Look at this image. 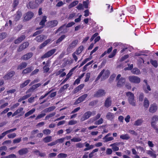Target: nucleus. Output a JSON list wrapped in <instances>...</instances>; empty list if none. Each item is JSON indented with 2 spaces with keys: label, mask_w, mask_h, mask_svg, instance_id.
Segmentation results:
<instances>
[{
  "label": "nucleus",
  "mask_w": 158,
  "mask_h": 158,
  "mask_svg": "<svg viewBox=\"0 0 158 158\" xmlns=\"http://www.w3.org/2000/svg\"><path fill=\"white\" fill-rule=\"evenodd\" d=\"M43 141L46 143H48L52 140V137L51 136H48L43 139Z\"/></svg>",
  "instance_id": "obj_30"
},
{
  "label": "nucleus",
  "mask_w": 158,
  "mask_h": 158,
  "mask_svg": "<svg viewBox=\"0 0 158 158\" xmlns=\"http://www.w3.org/2000/svg\"><path fill=\"white\" fill-rule=\"evenodd\" d=\"M21 140V138H17L14 139L13 140V143H19Z\"/></svg>",
  "instance_id": "obj_56"
},
{
  "label": "nucleus",
  "mask_w": 158,
  "mask_h": 158,
  "mask_svg": "<svg viewBox=\"0 0 158 158\" xmlns=\"http://www.w3.org/2000/svg\"><path fill=\"white\" fill-rule=\"evenodd\" d=\"M103 139L104 140V142H106L112 140L114 139V138L112 137H104L103 138Z\"/></svg>",
  "instance_id": "obj_35"
},
{
  "label": "nucleus",
  "mask_w": 158,
  "mask_h": 158,
  "mask_svg": "<svg viewBox=\"0 0 158 158\" xmlns=\"http://www.w3.org/2000/svg\"><path fill=\"white\" fill-rule=\"evenodd\" d=\"M33 13L31 11L28 12L24 15V19L27 21L31 19L33 16Z\"/></svg>",
  "instance_id": "obj_11"
},
{
  "label": "nucleus",
  "mask_w": 158,
  "mask_h": 158,
  "mask_svg": "<svg viewBox=\"0 0 158 158\" xmlns=\"http://www.w3.org/2000/svg\"><path fill=\"white\" fill-rule=\"evenodd\" d=\"M76 146L77 148H81L83 147L84 144L81 143H79L76 144Z\"/></svg>",
  "instance_id": "obj_53"
},
{
  "label": "nucleus",
  "mask_w": 158,
  "mask_h": 158,
  "mask_svg": "<svg viewBox=\"0 0 158 158\" xmlns=\"http://www.w3.org/2000/svg\"><path fill=\"white\" fill-rule=\"evenodd\" d=\"M56 51V49H52L45 53L44 55L41 56V58L44 59L50 57Z\"/></svg>",
  "instance_id": "obj_5"
},
{
  "label": "nucleus",
  "mask_w": 158,
  "mask_h": 158,
  "mask_svg": "<svg viewBox=\"0 0 158 158\" xmlns=\"http://www.w3.org/2000/svg\"><path fill=\"white\" fill-rule=\"evenodd\" d=\"M43 132L44 134L48 135L50 134L51 131L48 129H46L43 131Z\"/></svg>",
  "instance_id": "obj_50"
},
{
  "label": "nucleus",
  "mask_w": 158,
  "mask_h": 158,
  "mask_svg": "<svg viewBox=\"0 0 158 158\" xmlns=\"http://www.w3.org/2000/svg\"><path fill=\"white\" fill-rule=\"evenodd\" d=\"M150 63L155 67L156 68L158 66L157 61L156 60H150Z\"/></svg>",
  "instance_id": "obj_46"
},
{
  "label": "nucleus",
  "mask_w": 158,
  "mask_h": 158,
  "mask_svg": "<svg viewBox=\"0 0 158 158\" xmlns=\"http://www.w3.org/2000/svg\"><path fill=\"white\" fill-rule=\"evenodd\" d=\"M69 87V85L68 84H66L64 85L63 87H62L60 89V90L61 91H64L65 89H67V88Z\"/></svg>",
  "instance_id": "obj_51"
},
{
  "label": "nucleus",
  "mask_w": 158,
  "mask_h": 158,
  "mask_svg": "<svg viewBox=\"0 0 158 158\" xmlns=\"http://www.w3.org/2000/svg\"><path fill=\"white\" fill-rule=\"evenodd\" d=\"M5 158H16V156L14 154H11L5 157Z\"/></svg>",
  "instance_id": "obj_64"
},
{
  "label": "nucleus",
  "mask_w": 158,
  "mask_h": 158,
  "mask_svg": "<svg viewBox=\"0 0 158 158\" xmlns=\"http://www.w3.org/2000/svg\"><path fill=\"white\" fill-rule=\"evenodd\" d=\"M90 73H86V78L85 80V82H87L89 81L90 77Z\"/></svg>",
  "instance_id": "obj_57"
},
{
  "label": "nucleus",
  "mask_w": 158,
  "mask_h": 158,
  "mask_svg": "<svg viewBox=\"0 0 158 158\" xmlns=\"http://www.w3.org/2000/svg\"><path fill=\"white\" fill-rule=\"evenodd\" d=\"M121 144H123V143L116 142L110 145V147H112V148L114 151H117L119 150V148L118 147Z\"/></svg>",
  "instance_id": "obj_10"
},
{
  "label": "nucleus",
  "mask_w": 158,
  "mask_h": 158,
  "mask_svg": "<svg viewBox=\"0 0 158 158\" xmlns=\"http://www.w3.org/2000/svg\"><path fill=\"white\" fill-rule=\"evenodd\" d=\"M126 95L128 97V100L130 104L133 106H135L136 104L134 94L131 92H128L126 93Z\"/></svg>",
  "instance_id": "obj_1"
},
{
  "label": "nucleus",
  "mask_w": 158,
  "mask_h": 158,
  "mask_svg": "<svg viewBox=\"0 0 158 158\" xmlns=\"http://www.w3.org/2000/svg\"><path fill=\"white\" fill-rule=\"evenodd\" d=\"M7 34L6 32H2L0 33V40H2L6 37Z\"/></svg>",
  "instance_id": "obj_39"
},
{
  "label": "nucleus",
  "mask_w": 158,
  "mask_h": 158,
  "mask_svg": "<svg viewBox=\"0 0 158 158\" xmlns=\"http://www.w3.org/2000/svg\"><path fill=\"white\" fill-rule=\"evenodd\" d=\"M49 63L48 62H47L45 65L43 67V69L44 70V72H48L49 70Z\"/></svg>",
  "instance_id": "obj_33"
},
{
  "label": "nucleus",
  "mask_w": 158,
  "mask_h": 158,
  "mask_svg": "<svg viewBox=\"0 0 158 158\" xmlns=\"http://www.w3.org/2000/svg\"><path fill=\"white\" fill-rule=\"evenodd\" d=\"M27 63L25 62L21 63L18 66L17 69L21 70L25 68L27 66Z\"/></svg>",
  "instance_id": "obj_21"
},
{
  "label": "nucleus",
  "mask_w": 158,
  "mask_h": 158,
  "mask_svg": "<svg viewBox=\"0 0 158 158\" xmlns=\"http://www.w3.org/2000/svg\"><path fill=\"white\" fill-rule=\"evenodd\" d=\"M112 149L110 148H108L106 149V153L107 155H110L112 153Z\"/></svg>",
  "instance_id": "obj_60"
},
{
  "label": "nucleus",
  "mask_w": 158,
  "mask_h": 158,
  "mask_svg": "<svg viewBox=\"0 0 158 158\" xmlns=\"http://www.w3.org/2000/svg\"><path fill=\"white\" fill-rule=\"evenodd\" d=\"M84 47L83 46H81L78 47L76 51L75 52V53H76L77 55H79L80 54L83 50Z\"/></svg>",
  "instance_id": "obj_27"
},
{
  "label": "nucleus",
  "mask_w": 158,
  "mask_h": 158,
  "mask_svg": "<svg viewBox=\"0 0 158 158\" xmlns=\"http://www.w3.org/2000/svg\"><path fill=\"white\" fill-rule=\"evenodd\" d=\"M49 40H47L41 44L39 46V48L41 49L44 47H45L49 42Z\"/></svg>",
  "instance_id": "obj_38"
},
{
  "label": "nucleus",
  "mask_w": 158,
  "mask_h": 158,
  "mask_svg": "<svg viewBox=\"0 0 158 158\" xmlns=\"http://www.w3.org/2000/svg\"><path fill=\"white\" fill-rule=\"evenodd\" d=\"M7 136L10 139L13 138L16 136V134L15 133L10 134L7 135Z\"/></svg>",
  "instance_id": "obj_58"
},
{
  "label": "nucleus",
  "mask_w": 158,
  "mask_h": 158,
  "mask_svg": "<svg viewBox=\"0 0 158 158\" xmlns=\"http://www.w3.org/2000/svg\"><path fill=\"white\" fill-rule=\"evenodd\" d=\"M143 121L141 119H139L135 121L134 125L135 126H139L141 125Z\"/></svg>",
  "instance_id": "obj_44"
},
{
  "label": "nucleus",
  "mask_w": 158,
  "mask_h": 158,
  "mask_svg": "<svg viewBox=\"0 0 158 158\" xmlns=\"http://www.w3.org/2000/svg\"><path fill=\"white\" fill-rule=\"evenodd\" d=\"M33 69V68L32 66L29 67L24 69L23 70L22 73L23 74H25L28 73H30Z\"/></svg>",
  "instance_id": "obj_25"
},
{
  "label": "nucleus",
  "mask_w": 158,
  "mask_h": 158,
  "mask_svg": "<svg viewBox=\"0 0 158 158\" xmlns=\"http://www.w3.org/2000/svg\"><path fill=\"white\" fill-rule=\"evenodd\" d=\"M106 93V92L104 89H99L94 94V97L97 98L102 97L105 96Z\"/></svg>",
  "instance_id": "obj_3"
},
{
  "label": "nucleus",
  "mask_w": 158,
  "mask_h": 158,
  "mask_svg": "<svg viewBox=\"0 0 158 158\" xmlns=\"http://www.w3.org/2000/svg\"><path fill=\"white\" fill-rule=\"evenodd\" d=\"M146 153L153 158H156V157L157 155L154 151L149 150L147 151Z\"/></svg>",
  "instance_id": "obj_24"
},
{
  "label": "nucleus",
  "mask_w": 158,
  "mask_h": 158,
  "mask_svg": "<svg viewBox=\"0 0 158 158\" xmlns=\"http://www.w3.org/2000/svg\"><path fill=\"white\" fill-rule=\"evenodd\" d=\"M28 152L27 148H23L19 150L18 151V153L19 155L22 156L26 154Z\"/></svg>",
  "instance_id": "obj_23"
},
{
  "label": "nucleus",
  "mask_w": 158,
  "mask_h": 158,
  "mask_svg": "<svg viewBox=\"0 0 158 158\" xmlns=\"http://www.w3.org/2000/svg\"><path fill=\"white\" fill-rule=\"evenodd\" d=\"M109 74V72L108 70L105 71V69H103L100 72L96 80H98L103 74L102 76L103 79H105L108 77Z\"/></svg>",
  "instance_id": "obj_2"
},
{
  "label": "nucleus",
  "mask_w": 158,
  "mask_h": 158,
  "mask_svg": "<svg viewBox=\"0 0 158 158\" xmlns=\"http://www.w3.org/2000/svg\"><path fill=\"white\" fill-rule=\"evenodd\" d=\"M95 114V112L93 111L91 112L90 111H88L85 113L83 117L84 118H88L91 115H94Z\"/></svg>",
  "instance_id": "obj_15"
},
{
  "label": "nucleus",
  "mask_w": 158,
  "mask_h": 158,
  "mask_svg": "<svg viewBox=\"0 0 158 158\" xmlns=\"http://www.w3.org/2000/svg\"><path fill=\"white\" fill-rule=\"evenodd\" d=\"M68 31V30L65 26V24L59 27L56 30L55 33L56 34L60 31V34H65Z\"/></svg>",
  "instance_id": "obj_4"
},
{
  "label": "nucleus",
  "mask_w": 158,
  "mask_h": 158,
  "mask_svg": "<svg viewBox=\"0 0 158 158\" xmlns=\"http://www.w3.org/2000/svg\"><path fill=\"white\" fill-rule=\"evenodd\" d=\"M31 81L30 80H27L25 81L23 83L21 84L20 85V88H23L27 85Z\"/></svg>",
  "instance_id": "obj_28"
},
{
  "label": "nucleus",
  "mask_w": 158,
  "mask_h": 158,
  "mask_svg": "<svg viewBox=\"0 0 158 158\" xmlns=\"http://www.w3.org/2000/svg\"><path fill=\"white\" fill-rule=\"evenodd\" d=\"M33 55L32 52H30L23 56L21 58L22 60H27L31 58Z\"/></svg>",
  "instance_id": "obj_9"
},
{
  "label": "nucleus",
  "mask_w": 158,
  "mask_h": 158,
  "mask_svg": "<svg viewBox=\"0 0 158 158\" xmlns=\"http://www.w3.org/2000/svg\"><path fill=\"white\" fill-rule=\"evenodd\" d=\"M114 115L113 113H108L107 114L106 117L107 118H112L114 117Z\"/></svg>",
  "instance_id": "obj_48"
},
{
  "label": "nucleus",
  "mask_w": 158,
  "mask_h": 158,
  "mask_svg": "<svg viewBox=\"0 0 158 158\" xmlns=\"http://www.w3.org/2000/svg\"><path fill=\"white\" fill-rule=\"evenodd\" d=\"M56 107L55 106H53L51 107H50L46 109L45 110V111H47L48 112H50L53 110Z\"/></svg>",
  "instance_id": "obj_49"
},
{
  "label": "nucleus",
  "mask_w": 158,
  "mask_h": 158,
  "mask_svg": "<svg viewBox=\"0 0 158 158\" xmlns=\"http://www.w3.org/2000/svg\"><path fill=\"white\" fill-rule=\"evenodd\" d=\"M120 138L123 139L127 140L130 139V137L127 134H126L124 135H122L120 136Z\"/></svg>",
  "instance_id": "obj_41"
},
{
  "label": "nucleus",
  "mask_w": 158,
  "mask_h": 158,
  "mask_svg": "<svg viewBox=\"0 0 158 158\" xmlns=\"http://www.w3.org/2000/svg\"><path fill=\"white\" fill-rule=\"evenodd\" d=\"M23 110V108L22 107H20L17 109L12 115V116H15L17 115L21 112Z\"/></svg>",
  "instance_id": "obj_34"
},
{
  "label": "nucleus",
  "mask_w": 158,
  "mask_h": 158,
  "mask_svg": "<svg viewBox=\"0 0 158 158\" xmlns=\"http://www.w3.org/2000/svg\"><path fill=\"white\" fill-rule=\"evenodd\" d=\"M19 3V0H15L13 3V7L14 8L16 7Z\"/></svg>",
  "instance_id": "obj_61"
},
{
  "label": "nucleus",
  "mask_w": 158,
  "mask_h": 158,
  "mask_svg": "<svg viewBox=\"0 0 158 158\" xmlns=\"http://www.w3.org/2000/svg\"><path fill=\"white\" fill-rule=\"evenodd\" d=\"M128 132L135 136H137L138 135V134L134 130H130L128 131Z\"/></svg>",
  "instance_id": "obj_55"
},
{
  "label": "nucleus",
  "mask_w": 158,
  "mask_h": 158,
  "mask_svg": "<svg viewBox=\"0 0 158 158\" xmlns=\"http://www.w3.org/2000/svg\"><path fill=\"white\" fill-rule=\"evenodd\" d=\"M75 24V23L72 22H71V23H68L67 25H66L65 24V26L67 28V27H72L73 25H74Z\"/></svg>",
  "instance_id": "obj_63"
},
{
  "label": "nucleus",
  "mask_w": 158,
  "mask_h": 158,
  "mask_svg": "<svg viewBox=\"0 0 158 158\" xmlns=\"http://www.w3.org/2000/svg\"><path fill=\"white\" fill-rule=\"evenodd\" d=\"M46 18L47 17L46 16H44L43 17L42 19L39 23L40 25L43 26L45 25V23L47 21Z\"/></svg>",
  "instance_id": "obj_32"
},
{
  "label": "nucleus",
  "mask_w": 158,
  "mask_h": 158,
  "mask_svg": "<svg viewBox=\"0 0 158 158\" xmlns=\"http://www.w3.org/2000/svg\"><path fill=\"white\" fill-rule=\"evenodd\" d=\"M144 97V94L143 93H141L139 96V100L140 102H142L143 100V99Z\"/></svg>",
  "instance_id": "obj_45"
},
{
  "label": "nucleus",
  "mask_w": 158,
  "mask_h": 158,
  "mask_svg": "<svg viewBox=\"0 0 158 158\" xmlns=\"http://www.w3.org/2000/svg\"><path fill=\"white\" fill-rule=\"evenodd\" d=\"M42 30H39L36 31L32 35V36H35L36 35H39L42 32Z\"/></svg>",
  "instance_id": "obj_59"
},
{
  "label": "nucleus",
  "mask_w": 158,
  "mask_h": 158,
  "mask_svg": "<svg viewBox=\"0 0 158 158\" xmlns=\"http://www.w3.org/2000/svg\"><path fill=\"white\" fill-rule=\"evenodd\" d=\"M23 26L22 25L19 24L15 27L14 29V31L16 32H18L22 28Z\"/></svg>",
  "instance_id": "obj_31"
},
{
  "label": "nucleus",
  "mask_w": 158,
  "mask_h": 158,
  "mask_svg": "<svg viewBox=\"0 0 158 158\" xmlns=\"http://www.w3.org/2000/svg\"><path fill=\"white\" fill-rule=\"evenodd\" d=\"M67 156V155L65 153H60L57 155L58 158H65Z\"/></svg>",
  "instance_id": "obj_42"
},
{
  "label": "nucleus",
  "mask_w": 158,
  "mask_h": 158,
  "mask_svg": "<svg viewBox=\"0 0 158 158\" xmlns=\"http://www.w3.org/2000/svg\"><path fill=\"white\" fill-rule=\"evenodd\" d=\"M29 45V43L28 42L24 43L20 45L18 49V51L19 52H21L23 50L26 48Z\"/></svg>",
  "instance_id": "obj_14"
},
{
  "label": "nucleus",
  "mask_w": 158,
  "mask_h": 158,
  "mask_svg": "<svg viewBox=\"0 0 158 158\" xmlns=\"http://www.w3.org/2000/svg\"><path fill=\"white\" fill-rule=\"evenodd\" d=\"M71 140L72 142H77L81 141V139L79 138L74 137L71 139Z\"/></svg>",
  "instance_id": "obj_43"
},
{
  "label": "nucleus",
  "mask_w": 158,
  "mask_h": 158,
  "mask_svg": "<svg viewBox=\"0 0 158 158\" xmlns=\"http://www.w3.org/2000/svg\"><path fill=\"white\" fill-rule=\"evenodd\" d=\"M131 72L135 74L138 75L140 73V70L137 68L133 69Z\"/></svg>",
  "instance_id": "obj_36"
},
{
  "label": "nucleus",
  "mask_w": 158,
  "mask_h": 158,
  "mask_svg": "<svg viewBox=\"0 0 158 158\" xmlns=\"http://www.w3.org/2000/svg\"><path fill=\"white\" fill-rule=\"evenodd\" d=\"M27 6L28 8H30L32 9L35 8L38 6L35 2L34 1L30 2L27 5Z\"/></svg>",
  "instance_id": "obj_12"
},
{
  "label": "nucleus",
  "mask_w": 158,
  "mask_h": 158,
  "mask_svg": "<svg viewBox=\"0 0 158 158\" xmlns=\"http://www.w3.org/2000/svg\"><path fill=\"white\" fill-rule=\"evenodd\" d=\"M22 15L21 12L19 11H18L16 14L14 15L15 20L16 21H18L21 17Z\"/></svg>",
  "instance_id": "obj_22"
},
{
  "label": "nucleus",
  "mask_w": 158,
  "mask_h": 158,
  "mask_svg": "<svg viewBox=\"0 0 158 158\" xmlns=\"http://www.w3.org/2000/svg\"><path fill=\"white\" fill-rule=\"evenodd\" d=\"M77 40H73L71 43L68 47L67 48V51H69L70 49L74 48L76 46L78 43Z\"/></svg>",
  "instance_id": "obj_19"
},
{
  "label": "nucleus",
  "mask_w": 158,
  "mask_h": 158,
  "mask_svg": "<svg viewBox=\"0 0 158 158\" xmlns=\"http://www.w3.org/2000/svg\"><path fill=\"white\" fill-rule=\"evenodd\" d=\"M157 109V105L153 103L150 105L149 109V111L152 113H154L156 111Z\"/></svg>",
  "instance_id": "obj_17"
},
{
  "label": "nucleus",
  "mask_w": 158,
  "mask_h": 158,
  "mask_svg": "<svg viewBox=\"0 0 158 158\" xmlns=\"http://www.w3.org/2000/svg\"><path fill=\"white\" fill-rule=\"evenodd\" d=\"M35 110V108H33L27 112L25 114V117H27L32 114Z\"/></svg>",
  "instance_id": "obj_29"
},
{
  "label": "nucleus",
  "mask_w": 158,
  "mask_h": 158,
  "mask_svg": "<svg viewBox=\"0 0 158 158\" xmlns=\"http://www.w3.org/2000/svg\"><path fill=\"white\" fill-rule=\"evenodd\" d=\"M135 7L134 5H132L130 7V12L131 13H133L135 10Z\"/></svg>",
  "instance_id": "obj_52"
},
{
  "label": "nucleus",
  "mask_w": 158,
  "mask_h": 158,
  "mask_svg": "<svg viewBox=\"0 0 158 158\" xmlns=\"http://www.w3.org/2000/svg\"><path fill=\"white\" fill-rule=\"evenodd\" d=\"M129 81L132 83H139L140 82V78L135 76H130L128 77Z\"/></svg>",
  "instance_id": "obj_6"
},
{
  "label": "nucleus",
  "mask_w": 158,
  "mask_h": 158,
  "mask_svg": "<svg viewBox=\"0 0 158 158\" xmlns=\"http://www.w3.org/2000/svg\"><path fill=\"white\" fill-rule=\"evenodd\" d=\"M66 37L65 35H63L61 36L56 41V44H59L61 42L63 39H64Z\"/></svg>",
  "instance_id": "obj_40"
},
{
  "label": "nucleus",
  "mask_w": 158,
  "mask_h": 158,
  "mask_svg": "<svg viewBox=\"0 0 158 158\" xmlns=\"http://www.w3.org/2000/svg\"><path fill=\"white\" fill-rule=\"evenodd\" d=\"M65 139V138H61L58 139L56 140V144L57 143H62L64 141Z\"/></svg>",
  "instance_id": "obj_47"
},
{
  "label": "nucleus",
  "mask_w": 158,
  "mask_h": 158,
  "mask_svg": "<svg viewBox=\"0 0 158 158\" xmlns=\"http://www.w3.org/2000/svg\"><path fill=\"white\" fill-rule=\"evenodd\" d=\"M46 39V37L45 35H40L36 36L35 40H36L38 42H42L44 39Z\"/></svg>",
  "instance_id": "obj_20"
},
{
  "label": "nucleus",
  "mask_w": 158,
  "mask_h": 158,
  "mask_svg": "<svg viewBox=\"0 0 158 158\" xmlns=\"http://www.w3.org/2000/svg\"><path fill=\"white\" fill-rule=\"evenodd\" d=\"M25 38L26 36L25 35H21L20 37L15 40V44H19L23 41Z\"/></svg>",
  "instance_id": "obj_18"
},
{
  "label": "nucleus",
  "mask_w": 158,
  "mask_h": 158,
  "mask_svg": "<svg viewBox=\"0 0 158 158\" xmlns=\"http://www.w3.org/2000/svg\"><path fill=\"white\" fill-rule=\"evenodd\" d=\"M126 81L125 78L121 77L117 83V85L118 87H121L123 86L125 84Z\"/></svg>",
  "instance_id": "obj_13"
},
{
  "label": "nucleus",
  "mask_w": 158,
  "mask_h": 158,
  "mask_svg": "<svg viewBox=\"0 0 158 158\" xmlns=\"http://www.w3.org/2000/svg\"><path fill=\"white\" fill-rule=\"evenodd\" d=\"M52 90L49 91V92L47 93L44 96H41L40 97V99H42L43 98L46 97L47 96H48L52 91Z\"/></svg>",
  "instance_id": "obj_62"
},
{
  "label": "nucleus",
  "mask_w": 158,
  "mask_h": 158,
  "mask_svg": "<svg viewBox=\"0 0 158 158\" xmlns=\"http://www.w3.org/2000/svg\"><path fill=\"white\" fill-rule=\"evenodd\" d=\"M112 104V101L110 97H108L106 100L104 102L105 107L108 108L111 106Z\"/></svg>",
  "instance_id": "obj_16"
},
{
  "label": "nucleus",
  "mask_w": 158,
  "mask_h": 158,
  "mask_svg": "<svg viewBox=\"0 0 158 158\" xmlns=\"http://www.w3.org/2000/svg\"><path fill=\"white\" fill-rule=\"evenodd\" d=\"M58 23L57 21L54 20L48 22L46 24V26L47 27L52 28L56 26Z\"/></svg>",
  "instance_id": "obj_7"
},
{
  "label": "nucleus",
  "mask_w": 158,
  "mask_h": 158,
  "mask_svg": "<svg viewBox=\"0 0 158 158\" xmlns=\"http://www.w3.org/2000/svg\"><path fill=\"white\" fill-rule=\"evenodd\" d=\"M88 95L87 94H85L79 97L81 101L83 102L87 97Z\"/></svg>",
  "instance_id": "obj_54"
},
{
  "label": "nucleus",
  "mask_w": 158,
  "mask_h": 158,
  "mask_svg": "<svg viewBox=\"0 0 158 158\" xmlns=\"http://www.w3.org/2000/svg\"><path fill=\"white\" fill-rule=\"evenodd\" d=\"M149 105V102L148 99L147 98H144L143 103V106L145 108L147 109Z\"/></svg>",
  "instance_id": "obj_26"
},
{
  "label": "nucleus",
  "mask_w": 158,
  "mask_h": 158,
  "mask_svg": "<svg viewBox=\"0 0 158 158\" xmlns=\"http://www.w3.org/2000/svg\"><path fill=\"white\" fill-rule=\"evenodd\" d=\"M78 1H75L73 2H72L70 5L69 6V8L70 9L78 4Z\"/></svg>",
  "instance_id": "obj_37"
},
{
  "label": "nucleus",
  "mask_w": 158,
  "mask_h": 158,
  "mask_svg": "<svg viewBox=\"0 0 158 158\" xmlns=\"http://www.w3.org/2000/svg\"><path fill=\"white\" fill-rule=\"evenodd\" d=\"M15 74V72L14 71H11L8 72L5 75L3 78L5 80H8L10 79Z\"/></svg>",
  "instance_id": "obj_8"
}]
</instances>
